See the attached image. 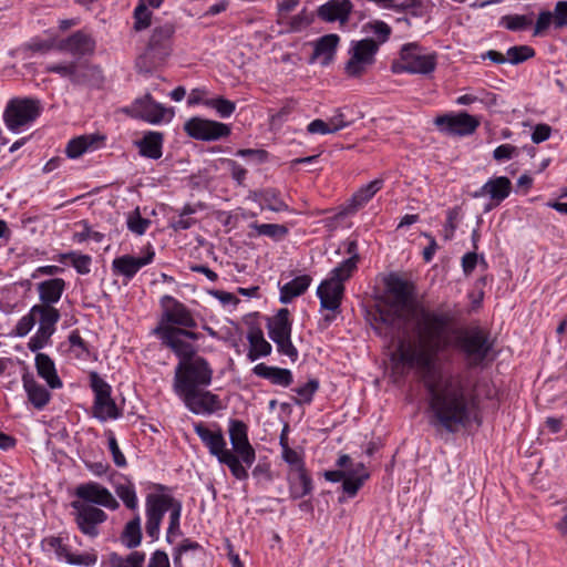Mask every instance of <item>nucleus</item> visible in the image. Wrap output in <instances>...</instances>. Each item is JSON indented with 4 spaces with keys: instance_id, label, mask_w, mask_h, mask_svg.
Instances as JSON below:
<instances>
[{
    "instance_id": "26",
    "label": "nucleus",
    "mask_w": 567,
    "mask_h": 567,
    "mask_svg": "<svg viewBox=\"0 0 567 567\" xmlns=\"http://www.w3.org/2000/svg\"><path fill=\"white\" fill-rule=\"evenodd\" d=\"M153 258L154 251H148L144 257L124 255L112 261V268L115 274L124 276L127 279H132L142 267L151 264Z\"/></svg>"
},
{
    "instance_id": "11",
    "label": "nucleus",
    "mask_w": 567,
    "mask_h": 567,
    "mask_svg": "<svg viewBox=\"0 0 567 567\" xmlns=\"http://www.w3.org/2000/svg\"><path fill=\"white\" fill-rule=\"evenodd\" d=\"M379 44L372 39L353 42L350 59L344 65V72L350 78L362 76L375 61Z\"/></svg>"
},
{
    "instance_id": "48",
    "label": "nucleus",
    "mask_w": 567,
    "mask_h": 567,
    "mask_svg": "<svg viewBox=\"0 0 567 567\" xmlns=\"http://www.w3.org/2000/svg\"><path fill=\"white\" fill-rule=\"evenodd\" d=\"M181 514L182 503L178 502L169 513V525L166 533V539L168 543H173L174 539L182 534L179 528Z\"/></svg>"
},
{
    "instance_id": "52",
    "label": "nucleus",
    "mask_w": 567,
    "mask_h": 567,
    "mask_svg": "<svg viewBox=\"0 0 567 567\" xmlns=\"http://www.w3.org/2000/svg\"><path fill=\"white\" fill-rule=\"evenodd\" d=\"M134 20V29L136 31H142L150 27L152 12L147 9L145 3L142 2L135 8Z\"/></svg>"
},
{
    "instance_id": "20",
    "label": "nucleus",
    "mask_w": 567,
    "mask_h": 567,
    "mask_svg": "<svg viewBox=\"0 0 567 567\" xmlns=\"http://www.w3.org/2000/svg\"><path fill=\"white\" fill-rule=\"evenodd\" d=\"M75 495L89 504H96L109 509H116L118 507V503L112 493L95 482L79 485L75 489Z\"/></svg>"
},
{
    "instance_id": "50",
    "label": "nucleus",
    "mask_w": 567,
    "mask_h": 567,
    "mask_svg": "<svg viewBox=\"0 0 567 567\" xmlns=\"http://www.w3.org/2000/svg\"><path fill=\"white\" fill-rule=\"evenodd\" d=\"M357 269V264L353 259H346L342 261L338 267L331 270L330 278L339 280L341 284H343L346 280H348L354 270Z\"/></svg>"
},
{
    "instance_id": "55",
    "label": "nucleus",
    "mask_w": 567,
    "mask_h": 567,
    "mask_svg": "<svg viewBox=\"0 0 567 567\" xmlns=\"http://www.w3.org/2000/svg\"><path fill=\"white\" fill-rule=\"evenodd\" d=\"M150 224L151 221L146 218H143L137 209L127 218L128 229L137 235H143Z\"/></svg>"
},
{
    "instance_id": "42",
    "label": "nucleus",
    "mask_w": 567,
    "mask_h": 567,
    "mask_svg": "<svg viewBox=\"0 0 567 567\" xmlns=\"http://www.w3.org/2000/svg\"><path fill=\"white\" fill-rule=\"evenodd\" d=\"M145 561V554L142 551H132L126 557L116 553L109 556L111 567H143Z\"/></svg>"
},
{
    "instance_id": "3",
    "label": "nucleus",
    "mask_w": 567,
    "mask_h": 567,
    "mask_svg": "<svg viewBox=\"0 0 567 567\" xmlns=\"http://www.w3.org/2000/svg\"><path fill=\"white\" fill-rule=\"evenodd\" d=\"M453 346L463 354L467 365L473 368L487 360L493 351L494 340L486 329L473 326L455 330Z\"/></svg>"
},
{
    "instance_id": "40",
    "label": "nucleus",
    "mask_w": 567,
    "mask_h": 567,
    "mask_svg": "<svg viewBox=\"0 0 567 567\" xmlns=\"http://www.w3.org/2000/svg\"><path fill=\"white\" fill-rule=\"evenodd\" d=\"M34 310V306H32L29 312L19 319V321L17 322L12 330L13 336L19 338L28 336L34 328L37 321L39 323V327H41V311Z\"/></svg>"
},
{
    "instance_id": "25",
    "label": "nucleus",
    "mask_w": 567,
    "mask_h": 567,
    "mask_svg": "<svg viewBox=\"0 0 567 567\" xmlns=\"http://www.w3.org/2000/svg\"><path fill=\"white\" fill-rule=\"evenodd\" d=\"M512 192V182L506 176H497L489 178L477 192L474 197L487 196L494 205H499L505 200Z\"/></svg>"
},
{
    "instance_id": "32",
    "label": "nucleus",
    "mask_w": 567,
    "mask_h": 567,
    "mask_svg": "<svg viewBox=\"0 0 567 567\" xmlns=\"http://www.w3.org/2000/svg\"><path fill=\"white\" fill-rule=\"evenodd\" d=\"M252 372L260 378L269 380L272 384L288 386L292 383V374L288 369L269 367L265 363H258Z\"/></svg>"
},
{
    "instance_id": "7",
    "label": "nucleus",
    "mask_w": 567,
    "mask_h": 567,
    "mask_svg": "<svg viewBox=\"0 0 567 567\" xmlns=\"http://www.w3.org/2000/svg\"><path fill=\"white\" fill-rule=\"evenodd\" d=\"M162 316L154 333L163 332V329H194L197 322L190 310L172 296H163L161 299Z\"/></svg>"
},
{
    "instance_id": "13",
    "label": "nucleus",
    "mask_w": 567,
    "mask_h": 567,
    "mask_svg": "<svg viewBox=\"0 0 567 567\" xmlns=\"http://www.w3.org/2000/svg\"><path fill=\"white\" fill-rule=\"evenodd\" d=\"M40 114V105L32 99L11 100L3 113V120L10 131H19L33 122Z\"/></svg>"
},
{
    "instance_id": "10",
    "label": "nucleus",
    "mask_w": 567,
    "mask_h": 567,
    "mask_svg": "<svg viewBox=\"0 0 567 567\" xmlns=\"http://www.w3.org/2000/svg\"><path fill=\"white\" fill-rule=\"evenodd\" d=\"M162 344L168 348L178 361H187L197 355L196 347L188 340L196 341L199 334L186 329H163V332L155 333Z\"/></svg>"
},
{
    "instance_id": "64",
    "label": "nucleus",
    "mask_w": 567,
    "mask_h": 567,
    "mask_svg": "<svg viewBox=\"0 0 567 567\" xmlns=\"http://www.w3.org/2000/svg\"><path fill=\"white\" fill-rule=\"evenodd\" d=\"M311 23V18L307 14L303 9L298 14L293 16L289 21V28L291 31H300Z\"/></svg>"
},
{
    "instance_id": "37",
    "label": "nucleus",
    "mask_w": 567,
    "mask_h": 567,
    "mask_svg": "<svg viewBox=\"0 0 567 567\" xmlns=\"http://www.w3.org/2000/svg\"><path fill=\"white\" fill-rule=\"evenodd\" d=\"M268 334L271 340L291 336V322L289 320V310L280 309L267 324Z\"/></svg>"
},
{
    "instance_id": "1",
    "label": "nucleus",
    "mask_w": 567,
    "mask_h": 567,
    "mask_svg": "<svg viewBox=\"0 0 567 567\" xmlns=\"http://www.w3.org/2000/svg\"><path fill=\"white\" fill-rule=\"evenodd\" d=\"M413 295L410 282L390 278L374 329L391 339L394 331L402 329L394 355L419 374L429 394L434 424L455 432L470 419L471 398L463 375L452 373L439 362V354L451 344L449 328L454 316L425 308Z\"/></svg>"
},
{
    "instance_id": "4",
    "label": "nucleus",
    "mask_w": 567,
    "mask_h": 567,
    "mask_svg": "<svg viewBox=\"0 0 567 567\" xmlns=\"http://www.w3.org/2000/svg\"><path fill=\"white\" fill-rule=\"evenodd\" d=\"M215 427L216 430H212L202 422L194 424L195 433L208 449L209 453L215 456L220 464L226 465L236 480L246 481L249 476L248 471L244 468L236 461L235 455L230 453L220 427L216 424Z\"/></svg>"
},
{
    "instance_id": "41",
    "label": "nucleus",
    "mask_w": 567,
    "mask_h": 567,
    "mask_svg": "<svg viewBox=\"0 0 567 567\" xmlns=\"http://www.w3.org/2000/svg\"><path fill=\"white\" fill-rule=\"evenodd\" d=\"M121 540L127 548H135L141 544L142 530L138 515L125 525Z\"/></svg>"
},
{
    "instance_id": "54",
    "label": "nucleus",
    "mask_w": 567,
    "mask_h": 567,
    "mask_svg": "<svg viewBox=\"0 0 567 567\" xmlns=\"http://www.w3.org/2000/svg\"><path fill=\"white\" fill-rule=\"evenodd\" d=\"M276 343L277 351L280 354L287 355L291 361L298 359V350L291 342V336L272 340Z\"/></svg>"
},
{
    "instance_id": "9",
    "label": "nucleus",
    "mask_w": 567,
    "mask_h": 567,
    "mask_svg": "<svg viewBox=\"0 0 567 567\" xmlns=\"http://www.w3.org/2000/svg\"><path fill=\"white\" fill-rule=\"evenodd\" d=\"M90 384L94 392L93 416L101 422L118 419L122 413L111 398V386L96 372L90 373Z\"/></svg>"
},
{
    "instance_id": "14",
    "label": "nucleus",
    "mask_w": 567,
    "mask_h": 567,
    "mask_svg": "<svg viewBox=\"0 0 567 567\" xmlns=\"http://www.w3.org/2000/svg\"><path fill=\"white\" fill-rule=\"evenodd\" d=\"M176 394L185 406L197 415H210L223 409L220 398L204 388H195Z\"/></svg>"
},
{
    "instance_id": "33",
    "label": "nucleus",
    "mask_w": 567,
    "mask_h": 567,
    "mask_svg": "<svg viewBox=\"0 0 567 567\" xmlns=\"http://www.w3.org/2000/svg\"><path fill=\"white\" fill-rule=\"evenodd\" d=\"M249 342L248 359L254 362L260 357H267L271 353V344L265 339L259 328H251L247 334Z\"/></svg>"
},
{
    "instance_id": "17",
    "label": "nucleus",
    "mask_w": 567,
    "mask_h": 567,
    "mask_svg": "<svg viewBox=\"0 0 567 567\" xmlns=\"http://www.w3.org/2000/svg\"><path fill=\"white\" fill-rule=\"evenodd\" d=\"M72 507L76 511L75 522L80 530L90 537L97 536V526L106 520V514L97 507L78 501L72 503Z\"/></svg>"
},
{
    "instance_id": "38",
    "label": "nucleus",
    "mask_w": 567,
    "mask_h": 567,
    "mask_svg": "<svg viewBox=\"0 0 567 567\" xmlns=\"http://www.w3.org/2000/svg\"><path fill=\"white\" fill-rule=\"evenodd\" d=\"M104 137L95 134L82 135L71 140L66 145V155L78 158L85 152L93 150L96 142H103Z\"/></svg>"
},
{
    "instance_id": "28",
    "label": "nucleus",
    "mask_w": 567,
    "mask_h": 567,
    "mask_svg": "<svg viewBox=\"0 0 567 567\" xmlns=\"http://www.w3.org/2000/svg\"><path fill=\"white\" fill-rule=\"evenodd\" d=\"M134 111L138 117L152 124L161 123L167 114V110L155 102L150 94L135 101Z\"/></svg>"
},
{
    "instance_id": "51",
    "label": "nucleus",
    "mask_w": 567,
    "mask_h": 567,
    "mask_svg": "<svg viewBox=\"0 0 567 567\" xmlns=\"http://www.w3.org/2000/svg\"><path fill=\"white\" fill-rule=\"evenodd\" d=\"M504 27L512 31H520L527 29L532 23L533 19L528 16H505L502 19Z\"/></svg>"
},
{
    "instance_id": "35",
    "label": "nucleus",
    "mask_w": 567,
    "mask_h": 567,
    "mask_svg": "<svg viewBox=\"0 0 567 567\" xmlns=\"http://www.w3.org/2000/svg\"><path fill=\"white\" fill-rule=\"evenodd\" d=\"M312 279L309 275H301L280 287V302L289 303L305 293Z\"/></svg>"
},
{
    "instance_id": "8",
    "label": "nucleus",
    "mask_w": 567,
    "mask_h": 567,
    "mask_svg": "<svg viewBox=\"0 0 567 567\" xmlns=\"http://www.w3.org/2000/svg\"><path fill=\"white\" fill-rule=\"evenodd\" d=\"M228 433L231 444L230 453L248 471L256 461V451L249 442L247 424L240 420L231 419L228 423Z\"/></svg>"
},
{
    "instance_id": "12",
    "label": "nucleus",
    "mask_w": 567,
    "mask_h": 567,
    "mask_svg": "<svg viewBox=\"0 0 567 567\" xmlns=\"http://www.w3.org/2000/svg\"><path fill=\"white\" fill-rule=\"evenodd\" d=\"M178 499L164 493L148 494L146 496V524L145 530L152 539L159 536L161 524L166 512H172Z\"/></svg>"
},
{
    "instance_id": "43",
    "label": "nucleus",
    "mask_w": 567,
    "mask_h": 567,
    "mask_svg": "<svg viewBox=\"0 0 567 567\" xmlns=\"http://www.w3.org/2000/svg\"><path fill=\"white\" fill-rule=\"evenodd\" d=\"M280 445L282 449L281 456L284 461L288 464L289 472L306 468L302 453L289 447L284 435H281L280 437Z\"/></svg>"
},
{
    "instance_id": "24",
    "label": "nucleus",
    "mask_w": 567,
    "mask_h": 567,
    "mask_svg": "<svg viewBox=\"0 0 567 567\" xmlns=\"http://www.w3.org/2000/svg\"><path fill=\"white\" fill-rule=\"evenodd\" d=\"M352 9L353 4L350 0H329L318 8L317 14L322 21H338L343 25L349 21Z\"/></svg>"
},
{
    "instance_id": "29",
    "label": "nucleus",
    "mask_w": 567,
    "mask_h": 567,
    "mask_svg": "<svg viewBox=\"0 0 567 567\" xmlns=\"http://www.w3.org/2000/svg\"><path fill=\"white\" fill-rule=\"evenodd\" d=\"M22 382L23 389L28 396V401L37 410L44 409L51 400V393L49 390L30 375H23Z\"/></svg>"
},
{
    "instance_id": "59",
    "label": "nucleus",
    "mask_w": 567,
    "mask_h": 567,
    "mask_svg": "<svg viewBox=\"0 0 567 567\" xmlns=\"http://www.w3.org/2000/svg\"><path fill=\"white\" fill-rule=\"evenodd\" d=\"M72 266L80 275H86L90 272L91 257L82 254H71Z\"/></svg>"
},
{
    "instance_id": "23",
    "label": "nucleus",
    "mask_w": 567,
    "mask_h": 567,
    "mask_svg": "<svg viewBox=\"0 0 567 567\" xmlns=\"http://www.w3.org/2000/svg\"><path fill=\"white\" fill-rule=\"evenodd\" d=\"M344 292V286L339 280L327 278L323 280L318 289L317 295L320 299L321 308L338 311Z\"/></svg>"
},
{
    "instance_id": "56",
    "label": "nucleus",
    "mask_w": 567,
    "mask_h": 567,
    "mask_svg": "<svg viewBox=\"0 0 567 567\" xmlns=\"http://www.w3.org/2000/svg\"><path fill=\"white\" fill-rule=\"evenodd\" d=\"M348 107L339 109L333 116L329 118L331 131L334 133L351 125L353 123V118H349Z\"/></svg>"
},
{
    "instance_id": "19",
    "label": "nucleus",
    "mask_w": 567,
    "mask_h": 567,
    "mask_svg": "<svg viewBox=\"0 0 567 567\" xmlns=\"http://www.w3.org/2000/svg\"><path fill=\"white\" fill-rule=\"evenodd\" d=\"M42 547L48 551H53L59 560H65L70 565L93 566L96 563L94 554L75 555L70 551L60 537H47L42 540Z\"/></svg>"
},
{
    "instance_id": "46",
    "label": "nucleus",
    "mask_w": 567,
    "mask_h": 567,
    "mask_svg": "<svg viewBox=\"0 0 567 567\" xmlns=\"http://www.w3.org/2000/svg\"><path fill=\"white\" fill-rule=\"evenodd\" d=\"M115 493L122 499V502L125 504L127 508L135 509L137 507L135 487L131 482L116 484Z\"/></svg>"
},
{
    "instance_id": "49",
    "label": "nucleus",
    "mask_w": 567,
    "mask_h": 567,
    "mask_svg": "<svg viewBox=\"0 0 567 567\" xmlns=\"http://www.w3.org/2000/svg\"><path fill=\"white\" fill-rule=\"evenodd\" d=\"M535 51L533 48L528 45H516L512 47L507 50V61L512 64L522 63L530 58H533Z\"/></svg>"
},
{
    "instance_id": "2",
    "label": "nucleus",
    "mask_w": 567,
    "mask_h": 567,
    "mask_svg": "<svg viewBox=\"0 0 567 567\" xmlns=\"http://www.w3.org/2000/svg\"><path fill=\"white\" fill-rule=\"evenodd\" d=\"M65 287L66 282L62 278L47 279L37 285L40 302L34 305V311H41V327H38L28 342V349L31 352H38L50 343L61 318L55 303L61 300Z\"/></svg>"
},
{
    "instance_id": "27",
    "label": "nucleus",
    "mask_w": 567,
    "mask_h": 567,
    "mask_svg": "<svg viewBox=\"0 0 567 567\" xmlns=\"http://www.w3.org/2000/svg\"><path fill=\"white\" fill-rule=\"evenodd\" d=\"M249 199L259 204L261 209H268L275 213L288 212V204L281 198V194L276 188H265L249 193Z\"/></svg>"
},
{
    "instance_id": "47",
    "label": "nucleus",
    "mask_w": 567,
    "mask_h": 567,
    "mask_svg": "<svg viewBox=\"0 0 567 567\" xmlns=\"http://www.w3.org/2000/svg\"><path fill=\"white\" fill-rule=\"evenodd\" d=\"M318 389H319V382L316 379H311L303 385L296 388L293 390L298 394V399H296V403L299 405L309 404L312 401V398Z\"/></svg>"
},
{
    "instance_id": "31",
    "label": "nucleus",
    "mask_w": 567,
    "mask_h": 567,
    "mask_svg": "<svg viewBox=\"0 0 567 567\" xmlns=\"http://www.w3.org/2000/svg\"><path fill=\"white\" fill-rule=\"evenodd\" d=\"M287 480L289 484L290 496L293 499L301 498L312 491V480L306 468L288 472Z\"/></svg>"
},
{
    "instance_id": "58",
    "label": "nucleus",
    "mask_w": 567,
    "mask_h": 567,
    "mask_svg": "<svg viewBox=\"0 0 567 567\" xmlns=\"http://www.w3.org/2000/svg\"><path fill=\"white\" fill-rule=\"evenodd\" d=\"M551 13L556 29H563L567 27V1H558Z\"/></svg>"
},
{
    "instance_id": "61",
    "label": "nucleus",
    "mask_w": 567,
    "mask_h": 567,
    "mask_svg": "<svg viewBox=\"0 0 567 567\" xmlns=\"http://www.w3.org/2000/svg\"><path fill=\"white\" fill-rule=\"evenodd\" d=\"M109 449L112 453L114 463L120 467L125 466L126 458H125L124 454L121 452L117 441L112 433H110V435H109Z\"/></svg>"
},
{
    "instance_id": "39",
    "label": "nucleus",
    "mask_w": 567,
    "mask_h": 567,
    "mask_svg": "<svg viewBox=\"0 0 567 567\" xmlns=\"http://www.w3.org/2000/svg\"><path fill=\"white\" fill-rule=\"evenodd\" d=\"M383 186V179H374L362 186L351 198L350 206L353 210L365 205Z\"/></svg>"
},
{
    "instance_id": "53",
    "label": "nucleus",
    "mask_w": 567,
    "mask_h": 567,
    "mask_svg": "<svg viewBox=\"0 0 567 567\" xmlns=\"http://www.w3.org/2000/svg\"><path fill=\"white\" fill-rule=\"evenodd\" d=\"M206 104L215 109L219 116L223 118L229 117L236 109L234 102L224 97L212 99L207 101Z\"/></svg>"
},
{
    "instance_id": "30",
    "label": "nucleus",
    "mask_w": 567,
    "mask_h": 567,
    "mask_svg": "<svg viewBox=\"0 0 567 567\" xmlns=\"http://www.w3.org/2000/svg\"><path fill=\"white\" fill-rule=\"evenodd\" d=\"M35 369L51 389H60L63 383L58 375L54 361L45 353L38 352L35 355Z\"/></svg>"
},
{
    "instance_id": "22",
    "label": "nucleus",
    "mask_w": 567,
    "mask_h": 567,
    "mask_svg": "<svg viewBox=\"0 0 567 567\" xmlns=\"http://www.w3.org/2000/svg\"><path fill=\"white\" fill-rule=\"evenodd\" d=\"M56 49L68 52L73 56L81 58L91 55L94 52L95 41L90 34L83 31H76L69 38L59 41Z\"/></svg>"
},
{
    "instance_id": "18",
    "label": "nucleus",
    "mask_w": 567,
    "mask_h": 567,
    "mask_svg": "<svg viewBox=\"0 0 567 567\" xmlns=\"http://www.w3.org/2000/svg\"><path fill=\"white\" fill-rule=\"evenodd\" d=\"M434 123L441 131L455 135L472 134L480 125L474 116L465 112L440 115L434 120Z\"/></svg>"
},
{
    "instance_id": "15",
    "label": "nucleus",
    "mask_w": 567,
    "mask_h": 567,
    "mask_svg": "<svg viewBox=\"0 0 567 567\" xmlns=\"http://www.w3.org/2000/svg\"><path fill=\"white\" fill-rule=\"evenodd\" d=\"M45 72L59 74L61 78L69 79L74 85H84L90 78L99 73L97 66L85 62L70 61L50 63L45 65Z\"/></svg>"
},
{
    "instance_id": "5",
    "label": "nucleus",
    "mask_w": 567,
    "mask_h": 567,
    "mask_svg": "<svg viewBox=\"0 0 567 567\" xmlns=\"http://www.w3.org/2000/svg\"><path fill=\"white\" fill-rule=\"evenodd\" d=\"M214 370L200 355L187 361H178L175 367L173 388L175 393L195 388H206L213 381Z\"/></svg>"
},
{
    "instance_id": "16",
    "label": "nucleus",
    "mask_w": 567,
    "mask_h": 567,
    "mask_svg": "<svg viewBox=\"0 0 567 567\" xmlns=\"http://www.w3.org/2000/svg\"><path fill=\"white\" fill-rule=\"evenodd\" d=\"M185 131L189 136L202 141H214L230 134V128L226 124L199 117L187 121Z\"/></svg>"
},
{
    "instance_id": "60",
    "label": "nucleus",
    "mask_w": 567,
    "mask_h": 567,
    "mask_svg": "<svg viewBox=\"0 0 567 567\" xmlns=\"http://www.w3.org/2000/svg\"><path fill=\"white\" fill-rule=\"evenodd\" d=\"M364 482H365L364 475H362L359 478H353V477H350L347 475L342 483L343 492L347 493L349 496H354L358 493V491L360 489V487L363 485Z\"/></svg>"
},
{
    "instance_id": "6",
    "label": "nucleus",
    "mask_w": 567,
    "mask_h": 567,
    "mask_svg": "<svg viewBox=\"0 0 567 567\" xmlns=\"http://www.w3.org/2000/svg\"><path fill=\"white\" fill-rule=\"evenodd\" d=\"M401 62L393 64L394 72H408L412 74H430L437 63V54L427 52L415 43L403 45L400 52Z\"/></svg>"
},
{
    "instance_id": "44",
    "label": "nucleus",
    "mask_w": 567,
    "mask_h": 567,
    "mask_svg": "<svg viewBox=\"0 0 567 567\" xmlns=\"http://www.w3.org/2000/svg\"><path fill=\"white\" fill-rule=\"evenodd\" d=\"M258 236H266L275 240H280L288 235V228L280 224H258L252 223L249 226Z\"/></svg>"
},
{
    "instance_id": "36",
    "label": "nucleus",
    "mask_w": 567,
    "mask_h": 567,
    "mask_svg": "<svg viewBox=\"0 0 567 567\" xmlns=\"http://www.w3.org/2000/svg\"><path fill=\"white\" fill-rule=\"evenodd\" d=\"M339 41V35L334 33L321 37L315 44L312 59L322 58L321 63L328 65L334 56Z\"/></svg>"
},
{
    "instance_id": "57",
    "label": "nucleus",
    "mask_w": 567,
    "mask_h": 567,
    "mask_svg": "<svg viewBox=\"0 0 567 567\" xmlns=\"http://www.w3.org/2000/svg\"><path fill=\"white\" fill-rule=\"evenodd\" d=\"M72 239L74 243H83L87 239L100 243L104 239V235L100 231L92 230L87 223L83 221V230L74 233Z\"/></svg>"
},
{
    "instance_id": "63",
    "label": "nucleus",
    "mask_w": 567,
    "mask_h": 567,
    "mask_svg": "<svg viewBox=\"0 0 567 567\" xmlns=\"http://www.w3.org/2000/svg\"><path fill=\"white\" fill-rule=\"evenodd\" d=\"M517 147L511 144H502L497 146L493 152V157L496 161L511 159L515 155H517Z\"/></svg>"
},
{
    "instance_id": "62",
    "label": "nucleus",
    "mask_w": 567,
    "mask_h": 567,
    "mask_svg": "<svg viewBox=\"0 0 567 567\" xmlns=\"http://www.w3.org/2000/svg\"><path fill=\"white\" fill-rule=\"evenodd\" d=\"M551 23L554 24V17H553L551 11H542L537 18L534 34L535 35L542 34L544 31H546L549 28V25Z\"/></svg>"
},
{
    "instance_id": "21",
    "label": "nucleus",
    "mask_w": 567,
    "mask_h": 567,
    "mask_svg": "<svg viewBox=\"0 0 567 567\" xmlns=\"http://www.w3.org/2000/svg\"><path fill=\"white\" fill-rule=\"evenodd\" d=\"M175 32L172 23L155 27L147 45V54H152L155 62H162L171 53L172 38Z\"/></svg>"
},
{
    "instance_id": "34",
    "label": "nucleus",
    "mask_w": 567,
    "mask_h": 567,
    "mask_svg": "<svg viewBox=\"0 0 567 567\" xmlns=\"http://www.w3.org/2000/svg\"><path fill=\"white\" fill-rule=\"evenodd\" d=\"M136 146L142 156L158 159L163 154V134L159 132H147L141 141L136 142Z\"/></svg>"
},
{
    "instance_id": "45",
    "label": "nucleus",
    "mask_w": 567,
    "mask_h": 567,
    "mask_svg": "<svg viewBox=\"0 0 567 567\" xmlns=\"http://www.w3.org/2000/svg\"><path fill=\"white\" fill-rule=\"evenodd\" d=\"M337 465L339 467L344 468V471L347 472V475L350 476V477L359 478L362 475H364L365 476V481L369 478V473H368L364 464L361 463V462L353 463L352 460L350 458V456H348L346 454L341 455L338 458Z\"/></svg>"
}]
</instances>
